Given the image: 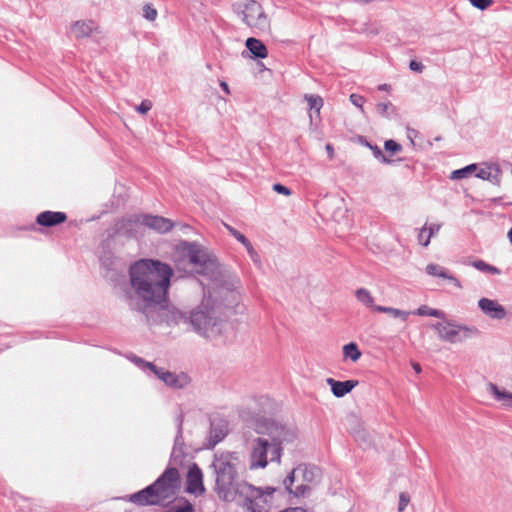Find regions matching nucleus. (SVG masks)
<instances>
[{
    "label": "nucleus",
    "mask_w": 512,
    "mask_h": 512,
    "mask_svg": "<svg viewBox=\"0 0 512 512\" xmlns=\"http://www.w3.org/2000/svg\"><path fill=\"white\" fill-rule=\"evenodd\" d=\"M173 269L166 263L153 259H141L129 270L130 285L134 293L135 309L147 320L154 321L153 308L166 303L167 291Z\"/></svg>",
    "instance_id": "nucleus-1"
},
{
    "label": "nucleus",
    "mask_w": 512,
    "mask_h": 512,
    "mask_svg": "<svg viewBox=\"0 0 512 512\" xmlns=\"http://www.w3.org/2000/svg\"><path fill=\"white\" fill-rule=\"evenodd\" d=\"M258 437L249 441L250 469L265 468L269 462L280 463L284 443L297 438L294 428L273 420H265L258 425Z\"/></svg>",
    "instance_id": "nucleus-2"
},
{
    "label": "nucleus",
    "mask_w": 512,
    "mask_h": 512,
    "mask_svg": "<svg viewBox=\"0 0 512 512\" xmlns=\"http://www.w3.org/2000/svg\"><path fill=\"white\" fill-rule=\"evenodd\" d=\"M215 476L214 491L225 502L237 501V491L246 481L240 479L244 470L242 456L236 451L216 453L211 464Z\"/></svg>",
    "instance_id": "nucleus-3"
},
{
    "label": "nucleus",
    "mask_w": 512,
    "mask_h": 512,
    "mask_svg": "<svg viewBox=\"0 0 512 512\" xmlns=\"http://www.w3.org/2000/svg\"><path fill=\"white\" fill-rule=\"evenodd\" d=\"M180 486L181 479L178 469L168 467L153 484L131 494L129 501L138 506L164 505L175 497Z\"/></svg>",
    "instance_id": "nucleus-4"
},
{
    "label": "nucleus",
    "mask_w": 512,
    "mask_h": 512,
    "mask_svg": "<svg viewBox=\"0 0 512 512\" xmlns=\"http://www.w3.org/2000/svg\"><path fill=\"white\" fill-rule=\"evenodd\" d=\"M274 492L273 487L260 488L245 482L237 491V500L246 512H268Z\"/></svg>",
    "instance_id": "nucleus-5"
},
{
    "label": "nucleus",
    "mask_w": 512,
    "mask_h": 512,
    "mask_svg": "<svg viewBox=\"0 0 512 512\" xmlns=\"http://www.w3.org/2000/svg\"><path fill=\"white\" fill-rule=\"evenodd\" d=\"M189 323L197 334L205 338H214L222 331V321L216 310L204 303L190 313Z\"/></svg>",
    "instance_id": "nucleus-6"
},
{
    "label": "nucleus",
    "mask_w": 512,
    "mask_h": 512,
    "mask_svg": "<svg viewBox=\"0 0 512 512\" xmlns=\"http://www.w3.org/2000/svg\"><path fill=\"white\" fill-rule=\"evenodd\" d=\"M431 327L437 332L441 341L450 344L463 343L480 335L477 327L461 324L454 320L443 319L441 322L432 324Z\"/></svg>",
    "instance_id": "nucleus-7"
},
{
    "label": "nucleus",
    "mask_w": 512,
    "mask_h": 512,
    "mask_svg": "<svg viewBox=\"0 0 512 512\" xmlns=\"http://www.w3.org/2000/svg\"><path fill=\"white\" fill-rule=\"evenodd\" d=\"M127 358L135 365H137L139 368L149 369L159 380L164 382L165 385H167L170 388L183 389L187 387L191 382V378L188 376L187 373L170 372L168 370H165L164 368L157 367L152 362H147L143 358L138 357L134 354L127 355Z\"/></svg>",
    "instance_id": "nucleus-8"
},
{
    "label": "nucleus",
    "mask_w": 512,
    "mask_h": 512,
    "mask_svg": "<svg viewBox=\"0 0 512 512\" xmlns=\"http://www.w3.org/2000/svg\"><path fill=\"white\" fill-rule=\"evenodd\" d=\"M180 247L186 252L190 263L199 266V273L214 275L218 269L216 260L211 258L196 242L181 241Z\"/></svg>",
    "instance_id": "nucleus-9"
},
{
    "label": "nucleus",
    "mask_w": 512,
    "mask_h": 512,
    "mask_svg": "<svg viewBox=\"0 0 512 512\" xmlns=\"http://www.w3.org/2000/svg\"><path fill=\"white\" fill-rule=\"evenodd\" d=\"M300 476L302 477L303 481L311 482L314 479V469L308 468L305 465H300L294 468L283 481V484L289 493L297 497L303 496L309 489L308 485L304 484L303 482L297 484L295 488H293L294 482L296 480L298 481Z\"/></svg>",
    "instance_id": "nucleus-10"
},
{
    "label": "nucleus",
    "mask_w": 512,
    "mask_h": 512,
    "mask_svg": "<svg viewBox=\"0 0 512 512\" xmlns=\"http://www.w3.org/2000/svg\"><path fill=\"white\" fill-rule=\"evenodd\" d=\"M242 20L249 27L256 28L261 31H267L270 28V22L265 14L262 6L255 0H251L245 4L242 11Z\"/></svg>",
    "instance_id": "nucleus-11"
},
{
    "label": "nucleus",
    "mask_w": 512,
    "mask_h": 512,
    "mask_svg": "<svg viewBox=\"0 0 512 512\" xmlns=\"http://www.w3.org/2000/svg\"><path fill=\"white\" fill-rule=\"evenodd\" d=\"M162 303L157 305V308H153L154 321L147 320L150 324H161L166 323L168 326L177 325L180 322H186L187 317L175 308H169Z\"/></svg>",
    "instance_id": "nucleus-12"
},
{
    "label": "nucleus",
    "mask_w": 512,
    "mask_h": 512,
    "mask_svg": "<svg viewBox=\"0 0 512 512\" xmlns=\"http://www.w3.org/2000/svg\"><path fill=\"white\" fill-rule=\"evenodd\" d=\"M127 223L129 225L132 224H142L150 229H153L159 233H167L169 232L174 224L171 220L164 218L162 216H153V215H141V216H133L128 219Z\"/></svg>",
    "instance_id": "nucleus-13"
},
{
    "label": "nucleus",
    "mask_w": 512,
    "mask_h": 512,
    "mask_svg": "<svg viewBox=\"0 0 512 512\" xmlns=\"http://www.w3.org/2000/svg\"><path fill=\"white\" fill-rule=\"evenodd\" d=\"M186 491L200 495L205 492L202 471L195 463L188 470Z\"/></svg>",
    "instance_id": "nucleus-14"
},
{
    "label": "nucleus",
    "mask_w": 512,
    "mask_h": 512,
    "mask_svg": "<svg viewBox=\"0 0 512 512\" xmlns=\"http://www.w3.org/2000/svg\"><path fill=\"white\" fill-rule=\"evenodd\" d=\"M478 306L481 311L491 319L502 320L507 315L505 308L496 300L481 298L478 301Z\"/></svg>",
    "instance_id": "nucleus-15"
},
{
    "label": "nucleus",
    "mask_w": 512,
    "mask_h": 512,
    "mask_svg": "<svg viewBox=\"0 0 512 512\" xmlns=\"http://www.w3.org/2000/svg\"><path fill=\"white\" fill-rule=\"evenodd\" d=\"M228 433V423L223 419L211 422L207 448H214Z\"/></svg>",
    "instance_id": "nucleus-16"
},
{
    "label": "nucleus",
    "mask_w": 512,
    "mask_h": 512,
    "mask_svg": "<svg viewBox=\"0 0 512 512\" xmlns=\"http://www.w3.org/2000/svg\"><path fill=\"white\" fill-rule=\"evenodd\" d=\"M485 167L477 168L476 177L482 180H487L495 185H500L501 182V169L498 164H484Z\"/></svg>",
    "instance_id": "nucleus-17"
},
{
    "label": "nucleus",
    "mask_w": 512,
    "mask_h": 512,
    "mask_svg": "<svg viewBox=\"0 0 512 512\" xmlns=\"http://www.w3.org/2000/svg\"><path fill=\"white\" fill-rule=\"evenodd\" d=\"M67 215L59 211H44L38 214L36 222L44 227H53L65 222Z\"/></svg>",
    "instance_id": "nucleus-18"
},
{
    "label": "nucleus",
    "mask_w": 512,
    "mask_h": 512,
    "mask_svg": "<svg viewBox=\"0 0 512 512\" xmlns=\"http://www.w3.org/2000/svg\"><path fill=\"white\" fill-rule=\"evenodd\" d=\"M326 382L331 387L333 395L337 398H341L351 392L359 383L357 380L337 381L333 378H328Z\"/></svg>",
    "instance_id": "nucleus-19"
},
{
    "label": "nucleus",
    "mask_w": 512,
    "mask_h": 512,
    "mask_svg": "<svg viewBox=\"0 0 512 512\" xmlns=\"http://www.w3.org/2000/svg\"><path fill=\"white\" fill-rule=\"evenodd\" d=\"M426 272L427 274L435 277H440L449 280L453 285H455L457 288H461V284L459 280L454 277L453 275L449 274L448 271L439 266L438 264H428L426 266Z\"/></svg>",
    "instance_id": "nucleus-20"
},
{
    "label": "nucleus",
    "mask_w": 512,
    "mask_h": 512,
    "mask_svg": "<svg viewBox=\"0 0 512 512\" xmlns=\"http://www.w3.org/2000/svg\"><path fill=\"white\" fill-rule=\"evenodd\" d=\"M246 47L256 58L264 59L268 55L266 46L256 38H248L246 40Z\"/></svg>",
    "instance_id": "nucleus-21"
},
{
    "label": "nucleus",
    "mask_w": 512,
    "mask_h": 512,
    "mask_svg": "<svg viewBox=\"0 0 512 512\" xmlns=\"http://www.w3.org/2000/svg\"><path fill=\"white\" fill-rule=\"evenodd\" d=\"M95 28L93 21H77L72 26V33L77 38L88 37Z\"/></svg>",
    "instance_id": "nucleus-22"
},
{
    "label": "nucleus",
    "mask_w": 512,
    "mask_h": 512,
    "mask_svg": "<svg viewBox=\"0 0 512 512\" xmlns=\"http://www.w3.org/2000/svg\"><path fill=\"white\" fill-rule=\"evenodd\" d=\"M441 228L440 224H431L429 227L424 226L418 235V241L419 243L427 247L430 243V239L433 235L437 234Z\"/></svg>",
    "instance_id": "nucleus-23"
},
{
    "label": "nucleus",
    "mask_w": 512,
    "mask_h": 512,
    "mask_svg": "<svg viewBox=\"0 0 512 512\" xmlns=\"http://www.w3.org/2000/svg\"><path fill=\"white\" fill-rule=\"evenodd\" d=\"M374 311L386 313L394 318H399L402 321H406L411 314L409 311L400 310L393 307H386V306H375Z\"/></svg>",
    "instance_id": "nucleus-24"
},
{
    "label": "nucleus",
    "mask_w": 512,
    "mask_h": 512,
    "mask_svg": "<svg viewBox=\"0 0 512 512\" xmlns=\"http://www.w3.org/2000/svg\"><path fill=\"white\" fill-rule=\"evenodd\" d=\"M344 359H350L356 362L360 359L362 353L358 348V345L354 342H350L343 346Z\"/></svg>",
    "instance_id": "nucleus-25"
},
{
    "label": "nucleus",
    "mask_w": 512,
    "mask_h": 512,
    "mask_svg": "<svg viewBox=\"0 0 512 512\" xmlns=\"http://www.w3.org/2000/svg\"><path fill=\"white\" fill-rule=\"evenodd\" d=\"M355 296L359 302H361L366 307L372 308L374 310V298L371 295L370 291L366 288H359L355 292Z\"/></svg>",
    "instance_id": "nucleus-26"
},
{
    "label": "nucleus",
    "mask_w": 512,
    "mask_h": 512,
    "mask_svg": "<svg viewBox=\"0 0 512 512\" xmlns=\"http://www.w3.org/2000/svg\"><path fill=\"white\" fill-rule=\"evenodd\" d=\"M414 313L419 316H431L438 319H445V313L443 311L430 308L427 305L420 306Z\"/></svg>",
    "instance_id": "nucleus-27"
},
{
    "label": "nucleus",
    "mask_w": 512,
    "mask_h": 512,
    "mask_svg": "<svg viewBox=\"0 0 512 512\" xmlns=\"http://www.w3.org/2000/svg\"><path fill=\"white\" fill-rule=\"evenodd\" d=\"M478 168L477 164H470L464 168L454 170L451 173L450 178L453 180H459L468 177L471 173L475 172Z\"/></svg>",
    "instance_id": "nucleus-28"
},
{
    "label": "nucleus",
    "mask_w": 512,
    "mask_h": 512,
    "mask_svg": "<svg viewBox=\"0 0 512 512\" xmlns=\"http://www.w3.org/2000/svg\"><path fill=\"white\" fill-rule=\"evenodd\" d=\"M487 391L491 393L496 400L508 399L512 401V393L505 390H500L494 383H488Z\"/></svg>",
    "instance_id": "nucleus-29"
},
{
    "label": "nucleus",
    "mask_w": 512,
    "mask_h": 512,
    "mask_svg": "<svg viewBox=\"0 0 512 512\" xmlns=\"http://www.w3.org/2000/svg\"><path fill=\"white\" fill-rule=\"evenodd\" d=\"M471 265L476 268L477 270L484 272V273H491V274H500L501 271L495 267L492 266L483 260H476L471 263Z\"/></svg>",
    "instance_id": "nucleus-30"
},
{
    "label": "nucleus",
    "mask_w": 512,
    "mask_h": 512,
    "mask_svg": "<svg viewBox=\"0 0 512 512\" xmlns=\"http://www.w3.org/2000/svg\"><path fill=\"white\" fill-rule=\"evenodd\" d=\"M304 99L307 101L309 109L320 112L323 106V99L318 95L305 94Z\"/></svg>",
    "instance_id": "nucleus-31"
},
{
    "label": "nucleus",
    "mask_w": 512,
    "mask_h": 512,
    "mask_svg": "<svg viewBox=\"0 0 512 512\" xmlns=\"http://www.w3.org/2000/svg\"><path fill=\"white\" fill-rule=\"evenodd\" d=\"M178 421V427H177V434L174 440V446L173 447H184V439L182 435V424H183V415H180L177 419Z\"/></svg>",
    "instance_id": "nucleus-32"
},
{
    "label": "nucleus",
    "mask_w": 512,
    "mask_h": 512,
    "mask_svg": "<svg viewBox=\"0 0 512 512\" xmlns=\"http://www.w3.org/2000/svg\"><path fill=\"white\" fill-rule=\"evenodd\" d=\"M184 456H185V454H184L183 448L173 447L171 456H170V462L175 465L181 464Z\"/></svg>",
    "instance_id": "nucleus-33"
},
{
    "label": "nucleus",
    "mask_w": 512,
    "mask_h": 512,
    "mask_svg": "<svg viewBox=\"0 0 512 512\" xmlns=\"http://www.w3.org/2000/svg\"><path fill=\"white\" fill-rule=\"evenodd\" d=\"M369 147L372 150L374 157L377 158L378 160H380L382 163L391 164L393 162V160L387 158L383 154L382 150L378 146L369 145Z\"/></svg>",
    "instance_id": "nucleus-34"
},
{
    "label": "nucleus",
    "mask_w": 512,
    "mask_h": 512,
    "mask_svg": "<svg viewBox=\"0 0 512 512\" xmlns=\"http://www.w3.org/2000/svg\"><path fill=\"white\" fill-rule=\"evenodd\" d=\"M224 226L225 228L227 229V231L236 239L238 240L242 245H244L248 239L245 237V235H243L242 233H240L238 230H236L235 228H233L232 226L228 225V224H225L224 223Z\"/></svg>",
    "instance_id": "nucleus-35"
},
{
    "label": "nucleus",
    "mask_w": 512,
    "mask_h": 512,
    "mask_svg": "<svg viewBox=\"0 0 512 512\" xmlns=\"http://www.w3.org/2000/svg\"><path fill=\"white\" fill-rule=\"evenodd\" d=\"M395 110L391 102L378 103L376 105L377 112L383 117H389V110Z\"/></svg>",
    "instance_id": "nucleus-36"
},
{
    "label": "nucleus",
    "mask_w": 512,
    "mask_h": 512,
    "mask_svg": "<svg viewBox=\"0 0 512 512\" xmlns=\"http://www.w3.org/2000/svg\"><path fill=\"white\" fill-rule=\"evenodd\" d=\"M384 148L391 153H398L402 151V146L394 140L385 141Z\"/></svg>",
    "instance_id": "nucleus-37"
},
{
    "label": "nucleus",
    "mask_w": 512,
    "mask_h": 512,
    "mask_svg": "<svg viewBox=\"0 0 512 512\" xmlns=\"http://www.w3.org/2000/svg\"><path fill=\"white\" fill-rule=\"evenodd\" d=\"M143 15L147 20L153 21L157 17V11L153 8L152 5L146 4L143 7Z\"/></svg>",
    "instance_id": "nucleus-38"
},
{
    "label": "nucleus",
    "mask_w": 512,
    "mask_h": 512,
    "mask_svg": "<svg viewBox=\"0 0 512 512\" xmlns=\"http://www.w3.org/2000/svg\"><path fill=\"white\" fill-rule=\"evenodd\" d=\"M243 246L246 248V251L250 258L252 259V261L255 263H260L259 255L252 246L251 242L248 240Z\"/></svg>",
    "instance_id": "nucleus-39"
},
{
    "label": "nucleus",
    "mask_w": 512,
    "mask_h": 512,
    "mask_svg": "<svg viewBox=\"0 0 512 512\" xmlns=\"http://www.w3.org/2000/svg\"><path fill=\"white\" fill-rule=\"evenodd\" d=\"M469 2L473 7L479 10H486L491 6L493 0H469Z\"/></svg>",
    "instance_id": "nucleus-40"
},
{
    "label": "nucleus",
    "mask_w": 512,
    "mask_h": 512,
    "mask_svg": "<svg viewBox=\"0 0 512 512\" xmlns=\"http://www.w3.org/2000/svg\"><path fill=\"white\" fill-rule=\"evenodd\" d=\"M410 502V496L406 492H401L399 495L398 511L403 512Z\"/></svg>",
    "instance_id": "nucleus-41"
},
{
    "label": "nucleus",
    "mask_w": 512,
    "mask_h": 512,
    "mask_svg": "<svg viewBox=\"0 0 512 512\" xmlns=\"http://www.w3.org/2000/svg\"><path fill=\"white\" fill-rule=\"evenodd\" d=\"M350 101L353 105L360 108L363 111V104L365 102V99L363 96L358 94H351L350 95Z\"/></svg>",
    "instance_id": "nucleus-42"
},
{
    "label": "nucleus",
    "mask_w": 512,
    "mask_h": 512,
    "mask_svg": "<svg viewBox=\"0 0 512 512\" xmlns=\"http://www.w3.org/2000/svg\"><path fill=\"white\" fill-rule=\"evenodd\" d=\"M152 108V102L150 100H143L136 110L141 114H146Z\"/></svg>",
    "instance_id": "nucleus-43"
},
{
    "label": "nucleus",
    "mask_w": 512,
    "mask_h": 512,
    "mask_svg": "<svg viewBox=\"0 0 512 512\" xmlns=\"http://www.w3.org/2000/svg\"><path fill=\"white\" fill-rule=\"evenodd\" d=\"M273 190L275 192H277L279 194H283L285 196H289L292 193L291 190L288 187H286V186H284L282 184H279V183L273 185Z\"/></svg>",
    "instance_id": "nucleus-44"
},
{
    "label": "nucleus",
    "mask_w": 512,
    "mask_h": 512,
    "mask_svg": "<svg viewBox=\"0 0 512 512\" xmlns=\"http://www.w3.org/2000/svg\"><path fill=\"white\" fill-rule=\"evenodd\" d=\"M353 435L357 441H363V442H366L367 437H368V434L364 429L356 430L353 433Z\"/></svg>",
    "instance_id": "nucleus-45"
},
{
    "label": "nucleus",
    "mask_w": 512,
    "mask_h": 512,
    "mask_svg": "<svg viewBox=\"0 0 512 512\" xmlns=\"http://www.w3.org/2000/svg\"><path fill=\"white\" fill-rule=\"evenodd\" d=\"M409 68L414 71V72H418V73H421L424 69V66L421 62H418L416 60H412L410 63H409Z\"/></svg>",
    "instance_id": "nucleus-46"
},
{
    "label": "nucleus",
    "mask_w": 512,
    "mask_h": 512,
    "mask_svg": "<svg viewBox=\"0 0 512 512\" xmlns=\"http://www.w3.org/2000/svg\"><path fill=\"white\" fill-rule=\"evenodd\" d=\"M418 135V131L413 128H407V137L411 141L412 145H414V138Z\"/></svg>",
    "instance_id": "nucleus-47"
},
{
    "label": "nucleus",
    "mask_w": 512,
    "mask_h": 512,
    "mask_svg": "<svg viewBox=\"0 0 512 512\" xmlns=\"http://www.w3.org/2000/svg\"><path fill=\"white\" fill-rule=\"evenodd\" d=\"M325 149L327 151L328 157L332 159L334 157V148L331 144H326Z\"/></svg>",
    "instance_id": "nucleus-48"
},
{
    "label": "nucleus",
    "mask_w": 512,
    "mask_h": 512,
    "mask_svg": "<svg viewBox=\"0 0 512 512\" xmlns=\"http://www.w3.org/2000/svg\"><path fill=\"white\" fill-rule=\"evenodd\" d=\"M220 86L226 94H230L229 86L225 81H221Z\"/></svg>",
    "instance_id": "nucleus-49"
},
{
    "label": "nucleus",
    "mask_w": 512,
    "mask_h": 512,
    "mask_svg": "<svg viewBox=\"0 0 512 512\" xmlns=\"http://www.w3.org/2000/svg\"><path fill=\"white\" fill-rule=\"evenodd\" d=\"M229 295L234 302H237L239 300V293H237L236 291L229 292Z\"/></svg>",
    "instance_id": "nucleus-50"
},
{
    "label": "nucleus",
    "mask_w": 512,
    "mask_h": 512,
    "mask_svg": "<svg viewBox=\"0 0 512 512\" xmlns=\"http://www.w3.org/2000/svg\"><path fill=\"white\" fill-rule=\"evenodd\" d=\"M378 89L381 91H389L391 89V86L389 84H381L378 86Z\"/></svg>",
    "instance_id": "nucleus-51"
},
{
    "label": "nucleus",
    "mask_w": 512,
    "mask_h": 512,
    "mask_svg": "<svg viewBox=\"0 0 512 512\" xmlns=\"http://www.w3.org/2000/svg\"><path fill=\"white\" fill-rule=\"evenodd\" d=\"M412 367H413V369H414V371L416 373H420L421 372V366H420L419 363H412Z\"/></svg>",
    "instance_id": "nucleus-52"
},
{
    "label": "nucleus",
    "mask_w": 512,
    "mask_h": 512,
    "mask_svg": "<svg viewBox=\"0 0 512 512\" xmlns=\"http://www.w3.org/2000/svg\"><path fill=\"white\" fill-rule=\"evenodd\" d=\"M501 401H504L506 405H508V406H511V407H512V401H511V400H508V399H502Z\"/></svg>",
    "instance_id": "nucleus-53"
},
{
    "label": "nucleus",
    "mask_w": 512,
    "mask_h": 512,
    "mask_svg": "<svg viewBox=\"0 0 512 512\" xmlns=\"http://www.w3.org/2000/svg\"><path fill=\"white\" fill-rule=\"evenodd\" d=\"M507 236H508L509 241L512 243V228L509 230Z\"/></svg>",
    "instance_id": "nucleus-54"
},
{
    "label": "nucleus",
    "mask_w": 512,
    "mask_h": 512,
    "mask_svg": "<svg viewBox=\"0 0 512 512\" xmlns=\"http://www.w3.org/2000/svg\"><path fill=\"white\" fill-rule=\"evenodd\" d=\"M182 229H183V230L190 229V226H188V225H183V226H182Z\"/></svg>",
    "instance_id": "nucleus-55"
}]
</instances>
